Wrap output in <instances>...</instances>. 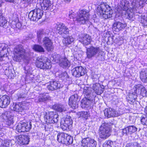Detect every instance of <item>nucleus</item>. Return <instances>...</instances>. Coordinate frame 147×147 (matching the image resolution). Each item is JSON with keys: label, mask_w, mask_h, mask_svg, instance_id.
Masks as SVG:
<instances>
[{"label": "nucleus", "mask_w": 147, "mask_h": 147, "mask_svg": "<svg viewBox=\"0 0 147 147\" xmlns=\"http://www.w3.org/2000/svg\"><path fill=\"white\" fill-rule=\"evenodd\" d=\"M9 142H7L6 143H5L3 144V146H5V147H9Z\"/></svg>", "instance_id": "obj_55"}, {"label": "nucleus", "mask_w": 147, "mask_h": 147, "mask_svg": "<svg viewBox=\"0 0 147 147\" xmlns=\"http://www.w3.org/2000/svg\"><path fill=\"white\" fill-rule=\"evenodd\" d=\"M59 115L53 112L47 113L44 116L45 121L47 123L53 124L57 122Z\"/></svg>", "instance_id": "obj_9"}, {"label": "nucleus", "mask_w": 147, "mask_h": 147, "mask_svg": "<svg viewBox=\"0 0 147 147\" xmlns=\"http://www.w3.org/2000/svg\"><path fill=\"white\" fill-rule=\"evenodd\" d=\"M32 0H22V2L26 3H29Z\"/></svg>", "instance_id": "obj_52"}, {"label": "nucleus", "mask_w": 147, "mask_h": 147, "mask_svg": "<svg viewBox=\"0 0 147 147\" xmlns=\"http://www.w3.org/2000/svg\"><path fill=\"white\" fill-rule=\"evenodd\" d=\"M126 25L119 22H116L113 25V29L116 31L118 32L124 29Z\"/></svg>", "instance_id": "obj_29"}, {"label": "nucleus", "mask_w": 147, "mask_h": 147, "mask_svg": "<svg viewBox=\"0 0 147 147\" xmlns=\"http://www.w3.org/2000/svg\"><path fill=\"white\" fill-rule=\"evenodd\" d=\"M18 143L21 145L27 144L29 142V138L28 136L26 135H20L16 138Z\"/></svg>", "instance_id": "obj_20"}, {"label": "nucleus", "mask_w": 147, "mask_h": 147, "mask_svg": "<svg viewBox=\"0 0 147 147\" xmlns=\"http://www.w3.org/2000/svg\"><path fill=\"white\" fill-rule=\"evenodd\" d=\"M78 96L74 94L71 96L69 99V105L73 109H75L78 107Z\"/></svg>", "instance_id": "obj_16"}, {"label": "nucleus", "mask_w": 147, "mask_h": 147, "mask_svg": "<svg viewBox=\"0 0 147 147\" xmlns=\"http://www.w3.org/2000/svg\"><path fill=\"white\" fill-rule=\"evenodd\" d=\"M68 76L67 73L64 71L59 75V78L62 80H67Z\"/></svg>", "instance_id": "obj_43"}, {"label": "nucleus", "mask_w": 147, "mask_h": 147, "mask_svg": "<svg viewBox=\"0 0 147 147\" xmlns=\"http://www.w3.org/2000/svg\"><path fill=\"white\" fill-rule=\"evenodd\" d=\"M137 128L134 125H129L123 129L121 131L122 135H127L135 133L137 130Z\"/></svg>", "instance_id": "obj_17"}, {"label": "nucleus", "mask_w": 147, "mask_h": 147, "mask_svg": "<svg viewBox=\"0 0 147 147\" xmlns=\"http://www.w3.org/2000/svg\"><path fill=\"white\" fill-rule=\"evenodd\" d=\"M125 147H141L139 144L137 142L127 144Z\"/></svg>", "instance_id": "obj_46"}, {"label": "nucleus", "mask_w": 147, "mask_h": 147, "mask_svg": "<svg viewBox=\"0 0 147 147\" xmlns=\"http://www.w3.org/2000/svg\"><path fill=\"white\" fill-rule=\"evenodd\" d=\"M37 19H40L43 14V11L42 10H40L39 8H37Z\"/></svg>", "instance_id": "obj_50"}, {"label": "nucleus", "mask_w": 147, "mask_h": 147, "mask_svg": "<svg viewBox=\"0 0 147 147\" xmlns=\"http://www.w3.org/2000/svg\"><path fill=\"white\" fill-rule=\"evenodd\" d=\"M25 97V95L23 94H20L18 95V99L23 98Z\"/></svg>", "instance_id": "obj_54"}, {"label": "nucleus", "mask_w": 147, "mask_h": 147, "mask_svg": "<svg viewBox=\"0 0 147 147\" xmlns=\"http://www.w3.org/2000/svg\"><path fill=\"white\" fill-rule=\"evenodd\" d=\"M33 49L35 51H37V45H35L33 47Z\"/></svg>", "instance_id": "obj_56"}, {"label": "nucleus", "mask_w": 147, "mask_h": 147, "mask_svg": "<svg viewBox=\"0 0 147 147\" xmlns=\"http://www.w3.org/2000/svg\"><path fill=\"white\" fill-rule=\"evenodd\" d=\"M15 52L13 60L16 61H20L27 55L28 51H26L23 46L19 45L16 47L14 49Z\"/></svg>", "instance_id": "obj_6"}, {"label": "nucleus", "mask_w": 147, "mask_h": 147, "mask_svg": "<svg viewBox=\"0 0 147 147\" xmlns=\"http://www.w3.org/2000/svg\"><path fill=\"white\" fill-rule=\"evenodd\" d=\"M103 147H115L114 143L111 140L106 141L103 145Z\"/></svg>", "instance_id": "obj_42"}, {"label": "nucleus", "mask_w": 147, "mask_h": 147, "mask_svg": "<svg viewBox=\"0 0 147 147\" xmlns=\"http://www.w3.org/2000/svg\"><path fill=\"white\" fill-rule=\"evenodd\" d=\"M78 36L79 41L84 46H87L90 44L92 40L91 36L85 34L80 33Z\"/></svg>", "instance_id": "obj_13"}, {"label": "nucleus", "mask_w": 147, "mask_h": 147, "mask_svg": "<svg viewBox=\"0 0 147 147\" xmlns=\"http://www.w3.org/2000/svg\"><path fill=\"white\" fill-rule=\"evenodd\" d=\"M10 107L11 110L18 112H22L24 108V106L20 103H13Z\"/></svg>", "instance_id": "obj_26"}, {"label": "nucleus", "mask_w": 147, "mask_h": 147, "mask_svg": "<svg viewBox=\"0 0 147 147\" xmlns=\"http://www.w3.org/2000/svg\"><path fill=\"white\" fill-rule=\"evenodd\" d=\"M134 87L136 91V94L138 95L140 94L143 97L146 96V91L142 85L138 84L135 85Z\"/></svg>", "instance_id": "obj_22"}, {"label": "nucleus", "mask_w": 147, "mask_h": 147, "mask_svg": "<svg viewBox=\"0 0 147 147\" xmlns=\"http://www.w3.org/2000/svg\"><path fill=\"white\" fill-rule=\"evenodd\" d=\"M66 3H69L71 1V0H63Z\"/></svg>", "instance_id": "obj_58"}, {"label": "nucleus", "mask_w": 147, "mask_h": 147, "mask_svg": "<svg viewBox=\"0 0 147 147\" xmlns=\"http://www.w3.org/2000/svg\"><path fill=\"white\" fill-rule=\"evenodd\" d=\"M72 75L76 77H80L84 76L86 73V68L82 66H77L71 70Z\"/></svg>", "instance_id": "obj_14"}, {"label": "nucleus", "mask_w": 147, "mask_h": 147, "mask_svg": "<svg viewBox=\"0 0 147 147\" xmlns=\"http://www.w3.org/2000/svg\"><path fill=\"white\" fill-rule=\"evenodd\" d=\"M37 95L38 96V100L39 102H46L51 100V97H50L47 93H41Z\"/></svg>", "instance_id": "obj_28"}, {"label": "nucleus", "mask_w": 147, "mask_h": 147, "mask_svg": "<svg viewBox=\"0 0 147 147\" xmlns=\"http://www.w3.org/2000/svg\"><path fill=\"white\" fill-rule=\"evenodd\" d=\"M145 111L146 113V114L147 115V106L145 108Z\"/></svg>", "instance_id": "obj_59"}, {"label": "nucleus", "mask_w": 147, "mask_h": 147, "mask_svg": "<svg viewBox=\"0 0 147 147\" xmlns=\"http://www.w3.org/2000/svg\"><path fill=\"white\" fill-rule=\"evenodd\" d=\"M92 78H93H93H94V77H92Z\"/></svg>", "instance_id": "obj_61"}, {"label": "nucleus", "mask_w": 147, "mask_h": 147, "mask_svg": "<svg viewBox=\"0 0 147 147\" xmlns=\"http://www.w3.org/2000/svg\"><path fill=\"white\" fill-rule=\"evenodd\" d=\"M2 2L1 0H0V6H1V4L2 3Z\"/></svg>", "instance_id": "obj_60"}, {"label": "nucleus", "mask_w": 147, "mask_h": 147, "mask_svg": "<svg viewBox=\"0 0 147 147\" xmlns=\"http://www.w3.org/2000/svg\"><path fill=\"white\" fill-rule=\"evenodd\" d=\"M140 78L143 82H147V70H142L140 72Z\"/></svg>", "instance_id": "obj_37"}, {"label": "nucleus", "mask_w": 147, "mask_h": 147, "mask_svg": "<svg viewBox=\"0 0 147 147\" xmlns=\"http://www.w3.org/2000/svg\"><path fill=\"white\" fill-rule=\"evenodd\" d=\"M42 1L40 4L42 9L44 10H47L49 9L50 6H51V3L49 0H40Z\"/></svg>", "instance_id": "obj_33"}, {"label": "nucleus", "mask_w": 147, "mask_h": 147, "mask_svg": "<svg viewBox=\"0 0 147 147\" xmlns=\"http://www.w3.org/2000/svg\"><path fill=\"white\" fill-rule=\"evenodd\" d=\"M82 143V147H96L97 145L96 142L90 138L83 139Z\"/></svg>", "instance_id": "obj_15"}, {"label": "nucleus", "mask_w": 147, "mask_h": 147, "mask_svg": "<svg viewBox=\"0 0 147 147\" xmlns=\"http://www.w3.org/2000/svg\"><path fill=\"white\" fill-rule=\"evenodd\" d=\"M136 91L135 89L132 92H130L127 97V100H128V102L130 104L133 103L135 101L136 99L137 98L138 95L136 94Z\"/></svg>", "instance_id": "obj_30"}, {"label": "nucleus", "mask_w": 147, "mask_h": 147, "mask_svg": "<svg viewBox=\"0 0 147 147\" xmlns=\"http://www.w3.org/2000/svg\"><path fill=\"white\" fill-rule=\"evenodd\" d=\"M87 88H91V93L94 94H95V97L96 94L100 95L103 92L102 89L100 86L98 84H94L93 86V88L90 87L85 86Z\"/></svg>", "instance_id": "obj_19"}, {"label": "nucleus", "mask_w": 147, "mask_h": 147, "mask_svg": "<svg viewBox=\"0 0 147 147\" xmlns=\"http://www.w3.org/2000/svg\"><path fill=\"white\" fill-rule=\"evenodd\" d=\"M11 27L13 29H20L22 26V24L19 22L18 18H17L15 20H13L11 23Z\"/></svg>", "instance_id": "obj_34"}, {"label": "nucleus", "mask_w": 147, "mask_h": 147, "mask_svg": "<svg viewBox=\"0 0 147 147\" xmlns=\"http://www.w3.org/2000/svg\"><path fill=\"white\" fill-rule=\"evenodd\" d=\"M3 119L5 120V124L8 126H12L13 123V116L8 115V112H6L2 115Z\"/></svg>", "instance_id": "obj_25"}, {"label": "nucleus", "mask_w": 147, "mask_h": 147, "mask_svg": "<svg viewBox=\"0 0 147 147\" xmlns=\"http://www.w3.org/2000/svg\"><path fill=\"white\" fill-rule=\"evenodd\" d=\"M76 13L72 11H70L69 14V17L71 19H73V21H76Z\"/></svg>", "instance_id": "obj_49"}, {"label": "nucleus", "mask_w": 147, "mask_h": 147, "mask_svg": "<svg viewBox=\"0 0 147 147\" xmlns=\"http://www.w3.org/2000/svg\"><path fill=\"white\" fill-rule=\"evenodd\" d=\"M7 45L5 43H0V61L3 60L4 57L7 56Z\"/></svg>", "instance_id": "obj_21"}, {"label": "nucleus", "mask_w": 147, "mask_h": 147, "mask_svg": "<svg viewBox=\"0 0 147 147\" xmlns=\"http://www.w3.org/2000/svg\"><path fill=\"white\" fill-rule=\"evenodd\" d=\"M63 57L64 56L59 54H55L52 57L53 58V60L57 63H60Z\"/></svg>", "instance_id": "obj_41"}, {"label": "nucleus", "mask_w": 147, "mask_h": 147, "mask_svg": "<svg viewBox=\"0 0 147 147\" xmlns=\"http://www.w3.org/2000/svg\"><path fill=\"white\" fill-rule=\"evenodd\" d=\"M104 113L105 117L108 118L117 117L119 115L115 109L111 108L105 109L104 111Z\"/></svg>", "instance_id": "obj_23"}, {"label": "nucleus", "mask_w": 147, "mask_h": 147, "mask_svg": "<svg viewBox=\"0 0 147 147\" xmlns=\"http://www.w3.org/2000/svg\"><path fill=\"white\" fill-rule=\"evenodd\" d=\"M110 126L108 123H102L100 126L99 131L100 138L105 139L110 135Z\"/></svg>", "instance_id": "obj_7"}, {"label": "nucleus", "mask_w": 147, "mask_h": 147, "mask_svg": "<svg viewBox=\"0 0 147 147\" xmlns=\"http://www.w3.org/2000/svg\"><path fill=\"white\" fill-rule=\"evenodd\" d=\"M38 51L44 52V49L42 47L37 45V52Z\"/></svg>", "instance_id": "obj_51"}, {"label": "nucleus", "mask_w": 147, "mask_h": 147, "mask_svg": "<svg viewBox=\"0 0 147 147\" xmlns=\"http://www.w3.org/2000/svg\"><path fill=\"white\" fill-rule=\"evenodd\" d=\"M131 5L129 1L122 0L121 1L120 6L125 11L127 18L131 20L134 16L133 13H137V9L140 7H143L144 3L147 4V0H132L130 1Z\"/></svg>", "instance_id": "obj_1"}, {"label": "nucleus", "mask_w": 147, "mask_h": 147, "mask_svg": "<svg viewBox=\"0 0 147 147\" xmlns=\"http://www.w3.org/2000/svg\"><path fill=\"white\" fill-rule=\"evenodd\" d=\"M73 121L71 117L68 116L64 119L61 120L60 122V127L63 131H68L72 128Z\"/></svg>", "instance_id": "obj_10"}, {"label": "nucleus", "mask_w": 147, "mask_h": 147, "mask_svg": "<svg viewBox=\"0 0 147 147\" xmlns=\"http://www.w3.org/2000/svg\"><path fill=\"white\" fill-rule=\"evenodd\" d=\"M70 63L67 58L63 57L59 63L61 67L64 68H68L70 66Z\"/></svg>", "instance_id": "obj_31"}, {"label": "nucleus", "mask_w": 147, "mask_h": 147, "mask_svg": "<svg viewBox=\"0 0 147 147\" xmlns=\"http://www.w3.org/2000/svg\"><path fill=\"white\" fill-rule=\"evenodd\" d=\"M67 136V134L61 132L58 133L57 136V140L59 142L63 144L64 143L65 136Z\"/></svg>", "instance_id": "obj_35"}, {"label": "nucleus", "mask_w": 147, "mask_h": 147, "mask_svg": "<svg viewBox=\"0 0 147 147\" xmlns=\"http://www.w3.org/2000/svg\"><path fill=\"white\" fill-rule=\"evenodd\" d=\"M33 38V35L32 34H29L26 37V39L28 40L29 39H31Z\"/></svg>", "instance_id": "obj_53"}, {"label": "nucleus", "mask_w": 147, "mask_h": 147, "mask_svg": "<svg viewBox=\"0 0 147 147\" xmlns=\"http://www.w3.org/2000/svg\"><path fill=\"white\" fill-rule=\"evenodd\" d=\"M74 40V38L72 36H68L66 38L64 37L63 42L67 46L73 42Z\"/></svg>", "instance_id": "obj_38"}, {"label": "nucleus", "mask_w": 147, "mask_h": 147, "mask_svg": "<svg viewBox=\"0 0 147 147\" xmlns=\"http://www.w3.org/2000/svg\"><path fill=\"white\" fill-rule=\"evenodd\" d=\"M51 61L44 56L37 57V67L43 69H49L51 67Z\"/></svg>", "instance_id": "obj_8"}, {"label": "nucleus", "mask_w": 147, "mask_h": 147, "mask_svg": "<svg viewBox=\"0 0 147 147\" xmlns=\"http://www.w3.org/2000/svg\"><path fill=\"white\" fill-rule=\"evenodd\" d=\"M9 25L5 18L3 16V14L0 12V26L6 28L8 27Z\"/></svg>", "instance_id": "obj_32"}, {"label": "nucleus", "mask_w": 147, "mask_h": 147, "mask_svg": "<svg viewBox=\"0 0 147 147\" xmlns=\"http://www.w3.org/2000/svg\"><path fill=\"white\" fill-rule=\"evenodd\" d=\"M141 23L144 27H147V17L142 16L141 20Z\"/></svg>", "instance_id": "obj_47"}, {"label": "nucleus", "mask_w": 147, "mask_h": 147, "mask_svg": "<svg viewBox=\"0 0 147 147\" xmlns=\"http://www.w3.org/2000/svg\"><path fill=\"white\" fill-rule=\"evenodd\" d=\"M31 122H22L18 124L16 126V130L19 132L28 131L31 129Z\"/></svg>", "instance_id": "obj_11"}, {"label": "nucleus", "mask_w": 147, "mask_h": 147, "mask_svg": "<svg viewBox=\"0 0 147 147\" xmlns=\"http://www.w3.org/2000/svg\"><path fill=\"white\" fill-rule=\"evenodd\" d=\"M91 88L84 87L83 94L85 97L81 101V107L85 109L89 110L93 106V102L94 101L95 95L91 93Z\"/></svg>", "instance_id": "obj_2"}, {"label": "nucleus", "mask_w": 147, "mask_h": 147, "mask_svg": "<svg viewBox=\"0 0 147 147\" xmlns=\"http://www.w3.org/2000/svg\"><path fill=\"white\" fill-rule=\"evenodd\" d=\"M6 1L10 3H14L15 2V0H5Z\"/></svg>", "instance_id": "obj_57"}, {"label": "nucleus", "mask_w": 147, "mask_h": 147, "mask_svg": "<svg viewBox=\"0 0 147 147\" xmlns=\"http://www.w3.org/2000/svg\"><path fill=\"white\" fill-rule=\"evenodd\" d=\"M51 124L47 123L45 126V129L46 131H53V126Z\"/></svg>", "instance_id": "obj_48"}, {"label": "nucleus", "mask_w": 147, "mask_h": 147, "mask_svg": "<svg viewBox=\"0 0 147 147\" xmlns=\"http://www.w3.org/2000/svg\"><path fill=\"white\" fill-rule=\"evenodd\" d=\"M80 115L81 117H82L86 119L89 116V114L87 111H82L80 112Z\"/></svg>", "instance_id": "obj_45"}, {"label": "nucleus", "mask_w": 147, "mask_h": 147, "mask_svg": "<svg viewBox=\"0 0 147 147\" xmlns=\"http://www.w3.org/2000/svg\"><path fill=\"white\" fill-rule=\"evenodd\" d=\"M65 136V141L63 144L68 145L71 144L73 142V138L69 135L67 134V136Z\"/></svg>", "instance_id": "obj_39"}, {"label": "nucleus", "mask_w": 147, "mask_h": 147, "mask_svg": "<svg viewBox=\"0 0 147 147\" xmlns=\"http://www.w3.org/2000/svg\"><path fill=\"white\" fill-rule=\"evenodd\" d=\"M87 57L91 59L92 57L97 58L102 55V51L99 46H91L86 49Z\"/></svg>", "instance_id": "obj_5"}, {"label": "nucleus", "mask_w": 147, "mask_h": 147, "mask_svg": "<svg viewBox=\"0 0 147 147\" xmlns=\"http://www.w3.org/2000/svg\"><path fill=\"white\" fill-rule=\"evenodd\" d=\"M57 31L64 37L65 35L69 34V30L65 25L61 23H58L55 26Z\"/></svg>", "instance_id": "obj_12"}, {"label": "nucleus", "mask_w": 147, "mask_h": 147, "mask_svg": "<svg viewBox=\"0 0 147 147\" xmlns=\"http://www.w3.org/2000/svg\"><path fill=\"white\" fill-rule=\"evenodd\" d=\"M141 124L147 126V115L142 116L140 119Z\"/></svg>", "instance_id": "obj_44"}, {"label": "nucleus", "mask_w": 147, "mask_h": 147, "mask_svg": "<svg viewBox=\"0 0 147 147\" xmlns=\"http://www.w3.org/2000/svg\"><path fill=\"white\" fill-rule=\"evenodd\" d=\"M29 17H31V20L33 21H36L37 18V10L34 9L33 11H31L29 14Z\"/></svg>", "instance_id": "obj_40"}, {"label": "nucleus", "mask_w": 147, "mask_h": 147, "mask_svg": "<svg viewBox=\"0 0 147 147\" xmlns=\"http://www.w3.org/2000/svg\"><path fill=\"white\" fill-rule=\"evenodd\" d=\"M62 86L58 81H55L51 82L50 84L47 86V88L49 90L53 91L61 88Z\"/></svg>", "instance_id": "obj_24"}, {"label": "nucleus", "mask_w": 147, "mask_h": 147, "mask_svg": "<svg viewBox=\"0 0 147 147\" xmlns=\"http://www.w3.org/2000/svg\"><path fill=\"white\" fill-rule=\"evenodd\" d=\"M44 47L48 51H50L53 49V46L51 40L48 37H45L43 40Z\"/></svg>", "instance_id": "obj_27"}, {"label": "nucleus", "mask_w": 147, "mask_h": 147, "mask_svg": "<svg viewBox=\"0 0 147 147\" xmlns=\"http://www.w3.org/2000/svg\"><path fill=\"white\" fill-rule=\"evenodd\" d=\"M111 7L105 3L100 4L97 7V13L101 18L105 19L111 18L112 16Z\"/></svg>", "instance_id": "obj_3"}, {"label": "nucleus", "mask_w": 147, "mask_h": 147, "mask_svg": "<svg viewBox=\"0 0 147 147\" xmlns=\"http://www.w3.org/2000/svg\"><path fill=\"white\" fill-rule=\"evenodd\" d=\"M10 99L7 95L0 96V107L2 108H6L10 104Z\"/></svg>", "instance_id": "obj_18"}, {"label": "nucleus", "mask_w": 147, "mask_h": 147, "mask_svg": "<svg viewBox=\"0 0 147 147\" xmlns=\"http://www.w3.org/2000/svg\"><path fill=\"white\" fill-rule=\"evenodd\" d=\"M76 21L80 25H84L90 23V14L88 10L82 9L77 13Z\"/></svg>", "instance_id": "obj_4"}, {"label": "nucleus", "mask_w": 147, "mask_h": 147, "mask_svg": "<svg viewBox=\"0 0 147 147\" xmlns=\"http://www.w3.org/2000/svg\"><path fill=\"white\" fill-rule=\"evenodd\" d=\"M53 107L55 110L60 112H64L66 110V109L64 106L60 104H55Z\"/></svg>", "instance_id": "obj_36"}]
</instances>
